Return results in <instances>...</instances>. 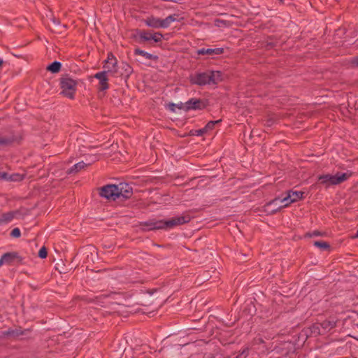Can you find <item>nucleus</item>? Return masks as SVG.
I'll use <instances>...</instances> for the list:
<instances>
[{
  "label": "nucleus",
  "mask_w": 358,
  "mask_h": 358,
  "mask_svg": "<svg viewBox=\"0 0 358 358\" xmlns=\"http://www.w3.org/2000/svg\"><path fill=\"white\" fill-rule=\"evenodd\" d=\"M182 109L185 110V103L180 102L178 104L174 103H169L167 104V108H169L171 112H176V108Z\"/></svg>",
  "instance_id": "obj_28"
},
{
  "label": "nucleus",
  "mask_w": 358,
  "mask_h": 358,
  "mask_svg": "<svg viewBox=\"0 0 358 358\" xmlns=\"http://www.w3.org/2000/svg\"><path fill=\"white\" fill-rule=\"evenodd\" d=\"M62 66V65L60 62L54 61L47 66L46 71L52 73H57L61 71Z\"/></svg>",
  "instance_id": "obj_25"
},
{
  "label": "nucleus",
  "mask_w": 358,
  "mask_h": 358,
  "mask_svg": "<svg viewBox=\"0 0 358 358\" xmlns=\"http://www.w3.org/2000/svg\"><path fill=\"white\" fill-rule=\"evenodd\" d=\"M210 74L213 80L211 85H217L223 80V73L220 71H210Z\"/></svg>",
  "instance_id": "obj_24"
},
{
  "label": "nucleus",
  "mask_w": 358,
  "mask_h": 358,
  "mask_svg": "<svg viewBox=\"0 0 358 358\" xmlns=\"http://www.w3.org/2000/svg\"><path fill=\"white\" fill-rule=\"evenodd\" d=\"M103 68L107 69L104 71H108L112 76L119 77L120 66L117 65V60L111 52L108 53Z\"/></svg>",
  "instance_id": "obj_8"
},
{
  "label": "nucleus",
  "mask_w": 358,
  "mask_h": 358,
  "mask_svg": "<svg viewBox=\"0 0 358 358\" xmlns=\"http://www.w3.org/2000/svg\"><path fill=\"white\" fill-rule=\"evenodd\" d=\"M322 329L320 326L319 322L313 323L309 327L304 328L302 330V333L307 337H317L320 335H324L322 334Z\"/></svg>",
  "instance_id": "obj_14"
},
{
  "label": "nucleus",
  "mask_w": 358,
  "mask_h": 358,
  "mask_svg": "<svg viewBox=\"0 0 358 358\" xmlns=\"http://www.w3.org/2000/svg\"><path fill=\"white\" fill-rule=\"evenodd\" d=\"M20 215V212L19 210L9 211L1 215V220L3 224L8 223L10 222L14 217H16L17 215Z\"/></svg>",
  "instance_id": "obj_23"
},
{
  "label": "nucleus",
  "mask_w": 358,
  "mask_h": 358,
  "mask_svg": "<svg viewBox=\"0 0 358 358\" xmlns=\"http://www.w3.org/2000/svg\"><path fill=\"white\" fill-rule=\"evenodd\" d=\"M108 71H99L94 74V78L99 80L98 90L105 91L109 88L108 78L107 77Z\"/></svg>",
  "instance_id": "obj_15"
},
{
  "label": "nucleus",
  "mask_w": 358,
  "mask_h": 358,
  "mask_svg": "<svg viewBox=\"0 0 358 358\" xmlns=\"http://www.w3.org/2000/svg\"><path fill=\"white\" fill-rule=\"evenodd\" d=\"M192 217L187 213L173 217L169 220L150 219L141 222L139 226L143 231L169 230L190 222Z\"/></svg>",
  "instance_id": "obj_2"
},
{
  "label": "nucleus",
  "mask_w": 358,
  "mask_h": 358,
  "mask_svg": "<svg viewBox=\"0 0 358 358\" xmlns=\"http://www.w3.org/2000/svg\"><path fill=\"white\" fill-rule=\"evenodd\" d=\"M48 256V250L45 246H43L38 252V257L41 259H45Z\"/></svg>",
  "instance_id": "obj_34"
},
{
  "label": "nucleus",
  "mask_w": 358,
  "mask_h": 358,
  "mask_svg": "<svg viewBox=\"0 0 358 358\" xmlns=\"http://www.w3.org/2000/svg\"><path fill=\"white\" fill-rule=\"evenodd\" d=\"M10 236L12 238H20V237L21 236V231H20V229H19V228H17V227L14 228V229L10 231Z\"/></svg>",
  "instance_id": "obj_35"
},
{
  "label": "nucleus",
  "mask_w": 358,
  "mask_h": 358,
  "mask_svg": "<svg viewBox=\"0 0 358 358\" xmlns=\"http://www.w3.org/2000/svg\"><path fill=\"white\" fill-rule=\"evenodd\" d=\"M95 159L92 160V162H89L87 163L84 162L83 161L80 162L75 165H73L72 167H71L66 173L68 174H73V173H77L80 170L83 169L84 168L90 166L92 162H95L96 160V157H94Z\"/></svg>",
  "instance_id": "obj_20"
},
{
  "label": "nucleus",
  "mask_w": 358,
  "mask_h": 358,
  "mask_svg": "<svg viewBox=\"0 0 358 358\" xmlns=\"http://www.w3.org/2000/svg\"><path fill=\"white\" fill-rule=\"evenodd\" d=\"M327 233L324 231H320L319 230H315L313 232H307L304 234V238H312L313 236H324Z\"/></svg>",
  "instance_id": "obj_30"
},
{
  "label": "nucleus",
  "mask_w": 358,
  "mask_h": 358,
  "mask_svg": "<svg viewBox=\"0 0 358 358\" xmlns=\"http://www.w3.org/2000/svg\"><path fill=\"white\" fill-rule=\"evenodd\" d=\"M7 177H8V173L0 171V180H6H6H8Z\"/></svg>",
  "instance_id": "obj_37"
},
{
  "label": "nucleus",
  "mask_w": 358,
  "mask_h": 358,
  "mask_svg": "<svg viewBox=\"0 0 358 358\" xmlns=\"http://www.w3.org/2000/svg\"><path fill=\"white\" fill-rule=\"evenodd\" d=\"M355 339H356L357 341H358V337H357V338H355Z\"/></svg>",
  "instance_id": "obj_47"
},
{
  "label": "nucleus",
  "mask_w": 358,
  "mask_h": 358,
  "mask_svg": "<svg viewBox=\"0 0 358 358\" xmlns=\"http://www.w3.org/2000/svg\"><path fill=\"white\" fill-rule=\"evenodd\" d=\"M59 273H66L64 271H62V270H59Z\"/></svg>",
  "instance_id": "obj_45"
},
{
  "label": "nucleus",
  "mask_w": 358,
  "mask_h": 358,
  "mask_svg": "<svg viewBox=\"0 0 358 358\" xmlns=\"http://www.w3.org/2000/svg\"><path fill=\"white\" fill-rule=\"evenodd\" d=\"M135 34H133L131 38L134 39L139 43H148L150 46H154L152 41H153L155 36H152V33L145 29H136L134 30Z\"/></svg>",
  "instance_id": "obj_10"
},
{
  "label": "nucleus",
  "mask_w": 358,
  "mask_h": 358,
  "mask_svg": "<svg viewBox=\"0 0 358 358\" xmlns=\"http://www.w3.org/2000/svg\"><path fill=\"white\" fill-rule=\"evenodd\" d=\"M134 53L135 55H141L148 59L153 60L155 62H157L159 60V57L157 55L149 53L146 51L140 49L139 48H135Z\"/></svg>",
  "instance_id": "obj_22"
},
{
  "label": "nucleus",
  "mask_w": 358,
  "mask_h": 358,
  "mask_svg": "<svg viewBox=\"0 0 358 358\" xmlns=\"http://www.w3.org/2000/svg\"><path fill=\"white\" fill-rule=\"evenodd\" d=\"M275 46H276V43L267 41L264 45V48H266V50H271V49L275 48Z\"/></svg>",
  "instance_id": "obj_36"
},
{
  "label": "nucleus",
  "mask_w": 358,
  "mask_h": 358,
  "mask_svg": "<svg viewBox=\"0 0 358 358\" xmlns=\"http://www.w3.org/2000/svg\"><path fill=\"white\" fill-rule=\"evenodd\" d=\"M178 16H179L178 14L174 13V14L167 16L164 19L160 18L161 29L168 28L172 22H176V21H180L179 20L177 19V17Z\"/></svg>",
  "instance_id": "obj_21"
},
{
  "label": "nucleus",
  "mask_w": 358,
  "mask_h": 358,
  "mask_svg": "<svg viewBox=\"0 0 358 358\" xmlns=\"http://www.w3.org/2000/svg\"><path fill=\"white\" fill-rule=\"evenodd\" d=\"M99 194L108 201H124L133 195V188L128 183L107 184L98 188Z\"/></svg>",
  "instance_id": "obj_1"
},
{
  "label": "nucleus",
  "mask_w": 358,
  "mask_h": 358,
  "mask_svg": "<svg viewBox=\"0 0 358 358\" xmlns=\"http://www.w3.org/2000/svg\"><path fill=\"white\" fill-rule=\"evenodd\" d=\"M337 320H335L333 317H329V318L322 321L319 322L320 326L322 329V334H326L329 331H330L331 329L336 327V326Z\"/></svg>",
  "instance_id": "obj_16"
},
{
  "label": "nucleus",
  "mask_w": 358,
  "mask_h": 358,
  "mask_svg": "<svg viewBox=\"0 0 358 358\" xmlns=\"http://www.w3.org/2000/svg\"><path fill=\"white\" fill-rule=\"evenodd\" d=\"M52 22H53V24H54L55 28L57 29V28H58V27H59V24H60V21H59V19H57V18H55V17H53V18L52 19Z\"/></svg>",
  "instance_id": "obj_39"
},
{
  "label": "nucleus",
  "mask_w": 358,
  "mask_h": 358,
  "mask_svg": "<svg viewBox=\"0 0 358 358\" xmlns=\"http://www.w3.org/2000/svg\"><path fill=\"white\" fill-rule=\"evenodd\" d=\"M351 238H352V239L358 238V229H357V231L356 234L351 236Z\"/></svg>",
  "instance_id": "obj_42"
},
{
  "label": "nucleus",
  "mask_w": 358,
  "mask_h": 358,
  "mask_svg": "<svg viewBox=\"0 0 358 358\" xmlns=\"http://www.w3.org/2000/svg\"><path fill=\"white\" fill-rule=\"evenodd\" d=\"M209 105L210 101L207 99L191 98L185 103V111L201 110L206 108Z\"/></svg>",
  "instance_id": "obj_7"
},
{
  "label": "nucleus",
  "mask_w": 358,
  "mask_h": 358,
  "mask_svg": "<svg viewBox=\"0 0 358 358\" xmlns=\"http://www.w3.org/2000/svg\"><path fill=\"white\" fill-rule=\"evenodd\" d=\"M273 122V121L272 119H268L266 121V124H267L268 126H271Z\"/></svg>",
  "instance_id": "obj_41"
},
{
  "label": "nucleus",
  "mask_w": 358,
  "mask_h": 358,
  "mask_svg": "<svg viewBox=\"0 0 358 358\" xmlns=\"http://www.w3.org/2000/svg\"><path fill=\"white\" fill-rule=\"evenodd\" d=\"M31 331L30 329H22L17 327L15 329L9 328L8 330L2 332V335L6 338H17L20 336H27Z\"/></svg>",
  "instance_id": "obj_12"
},
{
  "label": "nucleus",
  "mask_w": 358,
  "mask_h": 358,
  "mask_svg": "<svg viewBox=\"0 0 358 358\" xmlns=\"http://www.w3.org/2000/svg\"><path fill=\"white\" fill-rule=\"evenodd\" d=\"M205 275L203 277H202L199 280V282H201L203 280L206 281V280H208L209 278H210V275H209V272L208 271H206L205 272Z\"/></svg>",
  "instance_id": "obj_38"
},
{
  "label": "nucleus",
  "mask_w": 358,
  "mask_h": 358,
  "mask_svg": "<svg viewBox=\"0 0 358 358\" xmlns=\"http://www.w3.org/2000/svg\"><path fill=\"white\" fill-rule=\"evenodd\" d=\"M352 174L353 173L352 171H348L345 173L338 172L335 175H331L329 173L320 175L317 177V181L320 184L325 185L327 187H328L330 185H336L343 182L344 181L347 180L350 176H352Z\"/></svg>",
  "instance_id": "obj_4"
},
{
  "label": "nucleus",
  "mask_w": 358,
  "mask_h": 358,
  "mask_svg": "<svg viewBox=\"0 0 358 358\" xmlns=\"http://www.w3.org/2000/svg\"><path fill=\"white\" fill-rule=\"evenodd\" d=\"M133 71V68L128 63L122 62L120 65L119 77L127 81Z\"/></svg>",
  "instance_id": "obj_17"
},
{
  "label": "nucleus",
  "mask_w": 358,
  "mask_h": 358,
  "mask_svg": "<svg viewBox=\"0 0 358 358\" xmlns=\"http://www.w3.org/2000/svg\"><path fill=\"white\" fill-rule=\"evenodd\" d=\"M3 64V59H0V68L2 66Z\"/></svg>",
  "instance_id": "obj_44"
},
{
  "label": "nucleus",
  "mask_w": 358,
  "mask_h": 358,
  "mask_svg": "<svg viewBox=\"0 0 358 358\" xmlns=\"http://www.w3.org/2000/svg\"><path fill=\"white\" fill-rule=\"evenodd\" d=\"M152 36H155L153 42L155 43H161L164 38V35L159 31L152 33Z\"/></svg>",
  "instance_id": "obj_32"
},
{
  "label": "nucleus",
  "mask_w": 358,
  "mask_h": 358,
  "mask_svg": "<svg viewBox=\"0 0 358 358\" xmlns=\"http://www.w3.org/2000/svg\"><path fill=\"white\" fill-rule=\"evenodd\" d=\"M290 193L288 191L286 192V196L285 197H276L273 200L268 202L265 206L264 211L268 214L273 215L279 212L283 208L289 206L293 202H291Z\"/></svg>",
  "instance_id": "obj_5"
},
{
  "label": "nucleus",
  "mask_w": 358,
  "mask_h": 358,
  "mask_svg": "<svg viewBox=\"0 0 358 358\" xmlns=\"http://www.w3.org/2000/svg\"><path fill=\"white\" fill-rule=\"evenodd\" d=\"M289 193H290L291 197V202H296L299 200H301L304 198V192L302 191H293V190H288Z\"/></svg>",
  "instance_id": "obj_27"
},
{
  "label": "nucleus",
  "mask_w": 358,
  "mask_h": 358,
  "mask_svg": "<svg viewBox=\"0 0 358 358\" xmlns=\"http://www.w3.org/2000/svg\"><path fill=\"white\" fill-rule=\"evenodd\" d=\"M205 133L203 128L200 129H192L189 132V136H203Z\"/></svg>",
  "instance_id": "obj_33"
},
{
  "label": "nucleus",
  "mask_w": 358,
  "mask_h": 358,
  "mask_svg": "<svg viewBox=\"0 0 358 358\" xmlns=\"http://www.w3.org/2000/svg\"><path fill=\"white\" fill-rule=\"evenodd\" d=\"M135 34H133L131 38L134 39L139 43H148L150 46H154L152 41H153L155 36H152V33L145 29H136L134 30Z\"/></svg>",
  "instance_id": "obj_9"
},
{
  "label": "nucleus",
  "mask_w": 358,
  "mask_h": 358,
  "mask_svg": "<svg viewBox=\"0 0 358 358\" xmlns=\"http://www.w3.org/2000/svg\"><path fill=\"white\" fill-rule=\"evenodd\" d=\"M145 25L152 29H161L160 18L154 15H150L145 19L141 20Z\"/></svg>",
  "instance_id": "obj_18"
},
{
  "label": "nucleus",
  "mask_w": 358,
  "mask_h": 358,
  "mask_svg": "<svg viewBox=\"0 0 358 358\" xmlns=\"http://www.w3.org/2000/svg\"><path fill=\"white\" fill-rule=\"evenodd\" d=\"M351 64L352 66L358 67V57H355L351 60Z\"/></svg>",
  "instance_id": "obj_40"
},
{
  "label": "nucleus",
  "mask_w": 358,
  "mask_h": 358,
  "mask_svg": "<svg viewBox=\"0 0 358 358\" xmlns=\"http://www.w3.org/2000/svg\"><path fill=\"white\" fill-rule=\"evenodd\" d=\"M281 3H284V0H278Z\"/></svg>",
  "instance_id": "obj_46"
},
{
  "label": "nucleus",
  "mask_w": 358,
  "mask_h": 358,
  "mask_svg": "<svg viewBox=\"0 0 358 358\" xmlns=\"http://www.w3.org/2000/svg\"><path fill=\"white\" fill-rule=\"evenodd\" d=\"M78 81L73 79L69 74L62 75L59 79V86L62 89L60 94L70 99H75Z\"/></svg>",
  "instance_id": "obj_3"
},
{
  "label": "nucleus",
  "mask_w": 358,
  "mask_h": 358,
  "mask_svg": "<svg viewBox=\"0 0 358 358\" xmlns=\"http://www.w3.org/2000/svg\"><path fill=\"white\" fill-rule=\"evenodd\" d=\"M224 52L223 48H201L196 50V53L199 55H222Z\"/></svg>",
  "instance_id": "obj_19"
},
{
  "label": "nucleus",
  "mask_w": 358,
  "mask_h": 358,
  "mask_svg": "<svg viewBox=\"0 0 358 358\" xmlns=\"http://www.w3.org/2000/svg\"><path fill=\"white\" fill-rule=\"evenodd\" d=\"M157 290L156 289H148V292L150 294H152L154 292H155Z\"/></svg>",
  "instance_id": "obj_43"
},
{
  "label": "nucleus",
  "mask_w": 358,
  "mask_h": 358,
  "mask_svg": "<svg viewBox=\"0 0 358 358\" xmlns=\"http://www.w3.org/2000/svg\"><path fill=\"white\" fill-rule=\"evenodd\" d=\"M8 180L6 181H22L24 179L22 175L19 173H13L8 174V177H7Z\"/></svg>",
  "instance_id": "obj_31"
},
{
  "label": "nucleus",
  "mask_w": 358,
  "mask_h": 358,
  "mask_svg": "<svg viewBox=\"0 0 358 358\" xmlns=\"http://www.w3.org/2000/svg\"><path fill=\"white\" fill-rule=\"evenodd\" d=\"M222 122V119L215 120V121H209L206 126L203 127V129L205 131V133H207L208 131L212 130L214 129L215 126L217 124H219Z\"/></svg>",
  "instance_id": "obj_29"
},
{
  "label": "nucleus",
  "mask_w": 358,
  "mask_h": 358,
  "mask_svg": "<svg viewBox=\"0 0 358 358\" xmlns=\"http://www.w3.org/2000/svg\"><path fill=\"white\" fill-rule=\"evenodd\" d=\"M6 264L8 266H19L24 264V258L17 252L4 253L0 258V267Z\"/></svg>",
  "instance_id": "obj_6"
},
{
  "label": "nucleus",
  "mask_w": 358,
  "mask_h": 358,
  "mask_svg": "<svg viewBox=\"0 0 358 358\" xmlns=\"http://www.w3.org/2000/svg\"><path fill=\"white\" fill-rule=\"evenodd\" d=\"M22 140L21 135H15L13 133L11 135L1 136L0 137V147H8L11 145L13 143H20Z\"/></svg>",
  "instance_id": "obj_13"
},
{
  "label": "nucleus",
  "mask_w": 358,
  "mask_h": 358,
  "mask_svg": "<svg viewBox=\"0 0 358 358\" xmlns=\"http://www.w3.org/2000/svg\"><path fill=\"white\" fill-rule=\"evenodd\" d=\"M313 245L317 248H319L321 251H330L331 250V247L330 244L324 241H315L313 243Z\"/></svg>",
  "instance_id": "obj_26"
},
{
  "label": "nucleus",
  "mask_w": 358,
  "mask_h": 358,
  "mask_svg": "<svg viewBox=\"0 0 358 358\" xmlns=\"http://www.w3.org/2000/svg\"><path fill=\"white\" fill-rule=\"evenodd\" d=\"M212 78L210 77V71L205 72L196 73L194 76L189 77V82L192 85L199 86H204L211 85Z\"/></svg>",
  "instance_id": "obj_11"
}]
</instances>
